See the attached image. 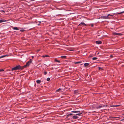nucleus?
I'll return each instance as SVG.
<instances>
[{
    "label": "nucleus",
    "mask_w": 124,
    "mask_h": 124,
    "mask_svg": "<svg viewBox=\"0 0 124 124\" xmlns=\"http://www.w3.org/2000/svg\"><path fill=\"white\" fill-rule=\"evenodd\" d=\"M61 57L62 58L65 59L66 58V56H62Z\"/></svg>",
    "instance_id": "14"
},
{
    "label": "nucleus",
    "mask_w": 124,
    "mask_h": 124,
    "mask_svg": "<svg viewBox=\"0 0 124 124\" xmlns=\"http://www.w3.org/2000/svg\"><path fill=\"white\" fill-rule=\"evenodd\" d=\"M98 68L99 69V70L101 69V70H102V69L101 67H98Z\"/></svg>",
    "instance_id": "30"
},
{
    "label": "nucleus",
    "mask_w": 124,
    "mask_h": 124,
    "mask_svg": "<svg viewBox=\"0 0 124 124\" xmlns=\"http://www.w3.org/2000/svg\"><path fill=\"white\" fill-rule=\"evenodd\" d=\"M36 82L38 84H39L40 83L41 81L40 80H37Z\"/></svg>",
    "instance_id": "13"
},
{
    "label": "nucleus",
    "mask_w": 124,
    "mask_h": 124,
    "mask_svg": "<svg viewBox=\"0 0 124 124\" xmlns=\"http://www.w3.org/2000/svg\"><path fill=\"white\" fill-rule=\"evenodd\" d=\"M123 115H124V113L123 114Z\"/></svg>",
    "instance_id": "36"
},
{
    "label": "nucleus",
    "mask_w": 124,
    "mask_h": 124,
    "mask_svg": "<svg viewBox=\"0 0 124 124\" xmlns=\"http://www.w3.org/2000/svg\"><path fill=\"white\" fill-rule=\"evenodd\" d=\"M62 90L61 89V88H59V89H58L56 90L57 92H59L60 91H62Z\"/></svg>",
    "instance_id": "18"
},
{
    "label": "nucleus",
    "mask_w": 124,
    "mask_h": 124,
    "mask_svg": "<svg viewBox=\"0 0 124 124\" xmlns=\"http://www.w3.org/2000/svg\"><path fill=\"white\" fill-rule=\"evenodd\" d=\"M82 114V113H79L78 114H76V115H78L79 116L80 115Z\"/></svg>",
    "instance_id": "23"
},
{
    "label": "nucleus",
    "mask_w": 124,
    "mask_h": 124,
    "mask_svg": "<svg viewBox=\"0 0 124 124\" xmlns=\"http://www.w3.org/2000/svg\"><path fill=\"white\" fill-rule=\"evenodd\" d=\"M89 65V64L88 63H85L84 64V66L85 67L88 66Z\"/></svg>",
    "instance_id": "12"
},
{
    "label": "nucleus",
    "mask_w": 124,
    "mask_h": 124,
    "mask_svg": "<svg viewBox=\"0 0 124 124\" xmlns=\"http://www.w3.org/2000/svg\"><path fill=\"white\" fill-rule=\"evenodd\" d=\"M72 114H72L70 113V114H69L67 115V116L68 117L69 116H70V115H72Z\"/></svg>",
    "instance_id": "21"
},
{
    "label": "nucleus",
    "mask_w": 124,
    "mask_h": 124,
    "mask_svg": "<svg viewBox=\"0 0 124 124\" xmlns=\"http://www.w3.org/2000/svg\"><path fill=\"white\" fill-rule=\"evenodd\" d=\"M74 93L75 94H77L78 93V91L77 90H75L74 91Z\"/></svg>",
    "instance_id": "15"
},
{
    "label": "nucleus",
    "mask_w": 124,
    "mask_h": 124,
    "mask_svg": "<svg viewBox=\"0 0 124 124\" xmlns=\"http://www.w3.org/2000/svg\"><path fill=\"white\" fill-rule=\"evenodd\" d=\"M50 78H47V81H49L50 80Z\"/></svg>",
    "instance_id": "25"
},
{
    "label": "nucleus",
    "mask_w": 124,
    "mask_h": 124,
    "mask_svg": "<svg viewBox=\"0 0 124 124\" xmlns=\"http://www.w3.org/2000/svg\"><path fill=\"white\" fill-rule=\"evenodd\" d=\"M19 28H19L18 27H14L13 28V30H19Z\"/></svg>",
    "instance_id": "8"
},
{
    "label": "nucleus",
    "mask_w": 124,
    "mask_h": 124,
    "mask_svg": "<svg viewBox=\"0 0 124 124\" xmlns=\"http://www.w3.org/2000/svg\"><path fill=\"white\" fill-rule=\"evenodd\" d=\"M110 56L111 57H112V55H111Z\"/></svg>",
    "instance_id": "35"
},
{
    "label": "nucleus",
    "mask_w": 124,
    "mask_h": 124,
    "mask_svg": "<svg viewBox=\"0 0 124 124\" xmlns=\"http://www.w3.org/2000/svg\"><path fill=\"white\" fill-rule=\"evenodd\" d=\"M32 62V60L30 59L26 63V64L25 65L23 66H22V67H23V69L27 67V66H28Z\"/></svg>",
    "instance_id": "2"
},
{
    "label": "nucleus",
    "mask_w": 124,
    "mask_h": 124,
    "mask_svg": "<svg viewBox=\"0 0 124 124\" xmlns=\"http://www.w3.org/2000/svg\"><path fill=\"white\" fill-rule=\"evenodd\" d=\"M114 35H120V36L121 35H122V34L121 33H116V32L114 33Z\"/></svg>",
    "instance_id": "5"
},
{
    "label": "nucleus",
    "mask_w": 124,
    "mask_h": 124,
    "mask_svg": "<svg viewBox=\"0 0 124 124\" xmlns=\"http://www.w3.org/2000/svg\"><path fill=\"white\" fill-rule=\"evenodd\" d=\"M4 71V70H3V69H2L1 70H0V71Z\"/></svg>",
    "instance_id": "29"
},
{
    "label": "nucleus",
    "mask_w": 124,
    "mask_h": 124,
    "mask_svg": "<svg viewBox=\"0 0 124 124\" xmlns=\"http://www.w3.org/2000/svg\"><path fill=\"white\" fill-rule=\"evenodd\" d=\"M98 58L97 57H94L92 58V59L93 60H96Z\"/></svg>",
    "instance_id": "17"
},
{
    "label": "nucleus",
    "mask_w": 124,
    "mask_h": 124,
    "mask_svg": "<svg viewBox=\"0 0 124 124\" xmlns=\"http://www.w3.org/2000/svg\"><path fill=\"white\" fill-rule=\"evenodd\" d=\"M91 25L92 27H93V24H91Z\"/></svg>",
    "instance_id": "31"
},
{
    "label": "nucleus",
    "mask_w": 124,
    "mask_h": 124,
    "mask_svg": "<svg viewBox=\"0 0 124 124\" xmlns=\"http://www.w3.org/2000/svg\"><path fill=\"white\" fill-rule=\"evenodd\" d=\"M20 31L21 32H23L24 31V30H20Z\"/></svg>",
    "instance_id": "28"
},
{
    "label": "nucleus",
    "mask_w": 124,
    "mask_h": 124,
    "mask_svg": "<svg viewBox=\"0 0 124 124\" xmlns=\"http://www.w3.org/2000/svg\"><path fill=\"white\" fill-rule=\"evenodd\" d=\"M84 25L86 26V25L83 22L81 23L80 24H79L78 25Z\"/></svg>",
    "instance_id": "7"
},
{
    "label": "nucleus",
    "mask_w": 124,
    "mask_h": 124,
    "mask_svg": "<svg viewBox=\"0 0 124 124\" xmlns=\"http://www.w3.org/2000/svg\"><path fill=\"white\" fill-rule=\"evenodd\" d=\"M47 72L46 71H44V74L45 75H46L47 74Z\"/></svg>",
    "instance_id": "26"
},
{
    "label": "nucleus",
    "mask_w": 124,
    "mask_h": 124,
    "mask_svg": "<svg viewBox=\"0 0 124 124\" xmlns=\"http://www.w3.org/2000/svg\"><path fill=\"white\" fill-rule=\"evenodd\" d=\"M38 25H39V24Z\"/></svg>",
    "instance_id": "37"
},
{
    "label": "nucleus",
    "mask_w": 124,
    "mask_h": 124,
    "mask_svg": "<svg viewBox=\"0 0 124 124\" xmlns=\"http://www.w3.org/2000/svg\"><path fill=\"white\" fill-rule=\"evenodd\" d=\"M96 43L97 44H100L102 43V42L101 41L98 40L96 41Z\"/></svg>",
    "instance_id": "6"
},
{
    "label": "nucleus",
    "mask_w": 124,
    "mask_h": 124,
    "mask_svg": "<svg viewBox=\"0 0 124 124\" xmlns=\"http://www.w3.org/2000/svg\"><path fill=\"white\" fill-rule=\"evenodd\" d=\"M113 16V15H110V14H108V15H107V16H108H108Z\"/></svg>",
    "instance_id": "27"
},
{
    "label": "nucleus",
    "mask_w": 124,
    "mask_h": 124,
    "mask_svg": "<svg viewBox=\"0 0 124 124\" xmlns=\"http://www.w3.org/2000/svg\"><path fill=\"white\" fill-rule=\"evenodd\" d=\"M79 112V111H72L71 112H72V113H76L78 112Z\"/></svg>",
    "instance_id": "16"
},
{
    "label": "nucleus",
    "mask_w": 124,
    "mask_h": 124,
    "mask_svg": "<svg viewBox=\"0 0 124 124\" xmlns=\"http://www.w3.org/2000/svg\"><path fill=\"white\" fill-rule=\"evenodd\" d=\"M72 118L73 119H78V117L76 116H73V117H72Z\"/></svg>",
    "instance_id": "9"
},
{
    "label": "nucleus",
    "mask_w": 124,
    "mask_h": 124,
    "mask_svg": "<svg viewBox=\"0 0 124 124\" xmlns=\"http://www.w3.org/2000/svg\"><path fill=\"white\" fill-rule=\"evenodd\" d=\"M48 56H49L47 55H44V56H43L42 57H48Z\"/></svg>",
    "instance_id": "22"
},
{
    "label": "nucleus",
    "mask_w": 124,
    "mask_h": 124,
    "mask_svg": "<svg viewBox=\"0 0 124 124\" xmlns=\"http://www.w3.org/2000/svg\"><path fill=\"white\" fill-rule=\"evenodd\" d=\"M124 12H121V13H119V14H120L121 13H124Z\"/></svg>",
    "instance_id": "34"
},
{
    "label": "nucleus",
    "mask_w": 124,
    "mask_h": 124,
    "mask_svg": "<svg viewBox=\"0 0 124 124\" xmlns=\"http://www.w3.org/2000/svg\"><path fill=\"white\" fill-rule=\"evenodd\" d=\"M23 69V67L21 66L20 65L17 66L12 69V70H22Z\"/></svg>",
    "instance_id": "1"
},
{
    "label": "nucleus",
    "mask_w": 124,
    "mask_h": 124,
    "mask_svg": "<svg viewBox=\"0 0 124 124\" xmlns=\"http://www.w3.org/2000/svg\"><path fill=\"white\" fill-rule=\"evenodd\" d=\"M6 21H7L6 20H5L3 19L0 20V23L3 22H6Z\"/></svg>",
    "instance_id": "10"
},
{
    "label": "nucleus",
    "mask_w": 124,
    "mask_h": 124,
    "mask_svg": "<svg viewBox=\"0 0 124 124\" xmlns=\"http://www.w3.org/2000/svg\"><path fill=\"white\" fill-rule=\"evenodd\" d=\"M101 18L104 19H109V17L107 16H104L101 17Z\"/></svg>",
    "instance_id": "4"
},
{
    "label": "nucleus",
    "mask_w": 124,
    "mask_h": 124,
    "mask_svg": "<svg viewBox=\"0 0 124 124\" xmlns=\"http://www.w3.org/2000/svg\"><path fill=\"white\" fill-rule=\"evenodd\" d=\"M119 106V105H114L111 106H110L111 107H116Z\"/></svg>",
    "instance_id": "11"
},
{
    "label": "nucleus",
    "mask_w": 124,
    "mask_h": 124,
    "mask_svg": "<svg viewBox=\"0 0 124 124\" xmlns=\"http://www.w3.org/2000/svg\"><path fill=\"white\" fill-rule=\"evenodd\" d=\"M107 106V105L105 106V105H102H102H101L99 106L96 107V108L97 109H99V108H101L102 107H103L105 106Z\"/></svg>",
    "instance_id": "3"
},
{
    "label": "nucleus",
    "mask_w": 124,
    "mask_h": 124,
    "mask_svg": "<svg viewBox=\"0 0 124 124\" xmlns=\"http://www.w3.org/2000/svg\"><path fill=\"white\" fill-rule=\"evenodd\" d=\"M121 121H124V118L123 119H122Z\"/></svg>",
    "instance_id": "33"
},
{
    "label": "nucleus",
    "mask_w": 124,
    "mask_h": 124,
    "mask_svg": "<svg viewBox=\"0 0 124 124\" xmlns=\"http://www.w3.org/2000/svg\"><path fill=\"white\" fill-rule=\"evenodd\" d=\"M81 62H76L75 63V64H77V63H79Z\"/></svg>",
    "instance_id": "24"
},
{
    "label": "nucleus",
    "mask_w": 124,
    "mask_h": 124,
    "mask_svg": "<svg viewBox=\"0 0 124 124\" xmlns=\"http://www.w3.org/2000/svg\"><path fill=\"white\" fill-rule=\"evenodd\" d=\"M119 117H113L112 118H118Z\"/></svg>",
    "instance_id": "32"
},
{
    "label": "nucleus",
    "mask_w": 124,
    "mask_h": 124,
    "mask_svg": "<svg viewBox=\"0 0 124 124\" xmlns=\"http://www.w3.org/2000/svg\"><path fill=\"white\" fill-rule=\"evenodd\" d=\"M7 55H3L2 56L0 57V58H1L5 57H6Z\"/></svg>",
    "instance_id": "19"
},
{
    "label": "nucleus",
    "mask_w": 124,
    "mask_h": 124,
    "mask_svg": "<svg viewBox=\"0 0 124 124\" xmlns=\"http://www.w3.org/2000/svg\"><path fill=\"white\" fill-rule=\"evenodd\" d=\"M54 61L55 62H60V61H59V60H58L56 59H55V60H54Z\"/></svg>",
    "instance_id": "20"
}]
</instances>
